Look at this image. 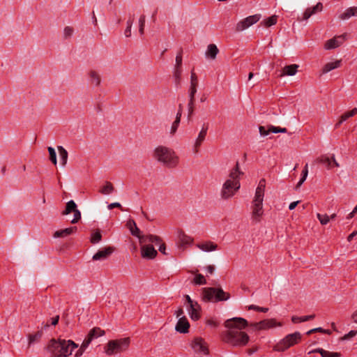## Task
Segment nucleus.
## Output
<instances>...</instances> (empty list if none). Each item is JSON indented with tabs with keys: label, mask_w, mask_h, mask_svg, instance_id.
Instances as JSON below:
<instances>
[{
	"label": "nucleus",
	"mask_w": 357,
	"mask_h": 357,
	"mask_svg": "<svg viewBox=\"0 0 357 357\" xmlns=\"http://www.w3.org/2000/svg\"><path fill=\"white\" fill-rule=\"evenodd\" d=\"M322 9H323V5L320 2L317 3V5L313 6L312 8H307L303 13V20H307L312 15L317 13V12L321 11Z\"/></svg>",
	"instance_id": "18"
},
{
	"label": "nucleus",
	"mask_w": 357,
	"mask_h": 357,
	"mask_svg": "<svg viewBox=\"0 0 357 357\" xmlns=\"http://www.w3.org/2000/svg\"><path fill=\"white\" fill-rule=\"evenodd\" d=\"M319 162L323 163L327 166L328 168H331L332 164V160L328 157L323 156L317 159Z\"/></svg>",
	"instance_id": "45"
},
{
	"label": "nucleus",
	"mask_w": 357,
	"mask_h": 357,
	"mask_svg": "<svg viewBox=\"0 0 357 357\" xmlns=\"http://www.w3.org/2000/svg\"><path fill=\"white\" fill-rule=\"evenodd\" d=\"M240 187L241 184L239 181L226 180L222 188L221 197L223 199L231 198L235 195L236 192L238 190Z\"/></svg>",
	"instance_id": "9"
},
{
	"label": "nucleus",
	"mask_w": 357,
	"mask_h": 357,
	"mask_svg": "<svg viewBox=\"0 0 357 357\" xmlns=\"http://www.w3.org/2000/svg\"><path fill=\"white\" fill-rule=\"evenodd\" d=\"M91 342V341L90 340V339H88L86 337V338L84 340V341L80 347V349L84 351L85 349L89 347V345L90 344Z\"/></svg>",
	"instance_id": "52"
},
{
	"label": "nucleus",
	"mask_w": 357,
	"mask_h": 357,
	"mask_svg": "<svg viewBox=\"0 0 357 357\" xmlns=\"http://www.w3.org/2000/svg\"><path fill=\"white\" fill-rule=\"evenodd\" d=\"M73 213H74V218L71 220V223L75 224V223H77L80 220L81 213L77 208L73 211Z\"/></svg>",
	"instance_id": "50"
},
{
	"label": "nucleus",
	"mask_w": 357,
	"mask_h": 357,
	"mask_svg": "<svg viewBox=\"0 0 357 357\" xmlns=\"http://www.w3.org/2000/svg\"><path fill=\"white\" fill-rule=\"evenodd\" d=\"M194 102L195 99H190L188 104V116H190L193 114L194 112Z\"/></svg>",
	"instance_id": "48"
},
{
	"label": "nucleus",
	"mask_w": 357,
	"mask_h": 357,
	"mask_svg": "<svg viewBox=\"0 0 357 357\" xmlns=\"http://www.w3.org/2000/svg\"><path fill=\"white\" fill-rule=\"evenodd\" d=\"M206 323L208 326L213 328H216L219 325V323L213 319H208Z\"/></svg>",
	"instance_id": "57"
},
{
	"label": "nucleus",
	"mask_w": 357,
	"mask_h": 357,
	"mask_svg": "<svg viewBox=\"0 0 357 357\" xmlns=\"http://www.w3.org/2000/svg\"><path fill=\"white\" fill-rule=\"evenodd\" d=\"M347 34L343 33L327 40L324 45L325 49L331 50L340 46L347 40Z\"/></svg>",
	"instance_id": "13"
},
{
	"label": "nucleus",
	"mask_w": 357,
	"mask_h": 357,
	"mask_svg": "<svg viewBox=\"0 0 357 357\" xmlns=\"http://www.w3.org/2000/svg\"><path fill=\"white\" fill-rule=\"evenodd\" d=\"M77 231V227H71L69 228H66L64 229H60L56 231L54 234V238H63L68 236Z\"/></svg>",
	"instance_id": "21"
},
{
	"label": "nucleus",
	"mask_w": 357,
	"mask_h": 357,
	"mask_svg": "<svg viewBox=\"0 0 357 357\" xmlns=\"http://www.w3.org/2000/svg\"><path fill=\"white\" fill-rule=\"evenodd\" d=\"M197 85H198L197 76L193 71H192L191 75H190V86H192V87L194 86L195 88H197Z\"/></svg>",
	"instance_id": "47"
},
{
	"label": "nucleus",
	"mask_w": 357,
	"mask_h": 357,
	"mask_svg": "<svg viewBox=\"0 0 357 357\" xmlns=\"http://www.w3.org/2000/svg\"><path fill=\"white\" fill-rule=\"evenodd\" d=\"M165 249H166V246H165V243H162V244L160 245V246H159V251L160 252H162V254H164V255H167V253L165 252Z\"/></svg>",
	"instance_id": "63"
},
{
	"label": "nucleus",
	"mask_w": 357,
	"mask_h": 357,
	"mask_svg": "<svg viewBox=\"0 0 357 357\" xmlns=\"http://www.w3.org/2000/svg\"><path fill=\"white\" fill-rule=\"evenodd\" d=\"M351 17H357V6L348 8L339 16V18L345 20Z\"/></svg>",
	"instance_id": "22"
},
{
	"label": "nucleus",
	"mask_w": 357,
	"mask_h": 357,
	"mask_svg": "<svg viewBox=\"0 0 357 357\" xmlns=\"http://www.w3.org/2000/svg\"><path fill=\"white\" fill-rule=\"evenodd\" d=\"M324 331V328H314V329H312L310 331H309L307 334V335H310L313 333H315V332H321V333H323Z\"/></svg>",
	"instance_id": "59"
},
{
	"label": "nucleus",
	"mask_w": 357,
	"mask_h": 357,
	"mask_svg": "<svg viewBox=\"0 0 357 357\" xmlns=\"http://www.w3.org/2000/svg\"><path fill=\"white\" fill-rule=\"evenodd\" d=\"M77 209V205L73 200L67 202L65 210L62 212L63 215H68Z\"/></svg>",
	"instance_id": "34"
},
{
	"label": "nucleus",
	"mask_w": 357,
	"mask_h": 357,
	"mask_svg": "<svg viewBox=\"0 0 357 357\" xmlns=\"http://www.w3.org/2000/svg\"><path fill=\"white\" fill-rule=\"evenodd\" d=\"M351 319L354 322L357 323V310L352 314Z\"/></svg>",
	"instance_id": "64"
},
{
	"label": "nucleus",
	"mask_w": 357,
	"mask_h": 357,
	"mask_svg": "<svg viewBox=\"0 0 357 357\" xmlns=\"http://www.w3.org/2000/svg\"><path fill=\"white\" fill-rule=\"evenodd\" d=\"M306 178H307V176H304L303 175H302L300 181H298V183L296 185V188H300L301 186V185L303 183V182L306 180Z\"/></svg>",
	"instance_id": "60"
},
{
	"label": "nucleus",
	"mask_w": 357,
	"mask_h": 357,
	"mask_svg": "<svg viewBox=\"0 0 357 357\" xmlns=\"http://www.w3.org/2000/svg\"><path fill=\"white\" fill-rule=\"evenodd\" d=\"M341 64V60H337L335 62H330L326 63L323 69H322V73H327L332 70H334L335 68H337L340 66Z\"/></svg>",
	"instance_id": "29"
},
{
	"label": "nucleus",
	"mask_w": 357,
	"mask_h": 357,
	"mask_svg": "<svg viewBox=\"0 0 357 357\" xmlns=\"http://www.w3.org/2000/svg\"><path fill=\"white\" fill-rule=\"evenodd\" d=\"M89 81L91 84L95 86H98L101 82V77L100 74L94 70H91L89 72Z\"/></svg>",
	"instance_id": "23"
},
{
	"label": "nucleus",
	"mask_w": 357,
	"mask_h": 357,
	"mask_svg": "<svg viewBox=\"0 0 357 357\" xmlns=\"http://www.w3.org/2000/svg\"><path fill=\"white\" fill-rule=\"evenodd\" d=\"M107 208L111 210V209H113L114 208H121L122 209V206L120 203L119 202H114V203H112L108 205Z\"/></svg>",
	"instance_id": "56"
},
{
	"label": "nucleus",
	"mask_w": 357,
	"mask_h": 357,
	"mask_svg": "<svg viewBox=\"0 0 357 357\" xmlns=\"http://www.w3.org/2000/svg\"><path fill=\"white\" fill-rule=\"evenodd\" d=\"M259 133L261 136H266L271 132L273 133H279L280 132V127H275L273 126H268L266 129L265 126H260L259 127Z\"/></svg>",
	"instance_id": "24"
},
{
	"label": "nucleus",
	"mask_w": 357,
	"mask_h": 357,
	"mask_svg": "<svg viewBox=\"0 0 357 357\" xmlns=\"http://www.w3.org/2000/svg\"><path fill=\"white\" fill-rule=\"evenodd\" d=\"M357 114V108H354L351 111L345 112L341 116L342 121H347L349 118L354 116Z\"/></svg>",
	"instance_id": "43"
},
{
	"label": "nucleus",
	"mask_w": 357,
	"mask_h": 357,
	"mask_svg": "<svg viewBox=\"0 0 357 357\" xmlns=\"http://www.w3.org/2000/svg\"><path fill=\"white\" fill-rule=\"evenodd\" d=\"M131 27H128L127 26L125 31H124V35L126 37L128 38V37H130L131 36Z\"/></svg>",
	"instance_id": "62"
},
{
	"label": "nucleus",
	"mask_w": 357,
	"mask_h": 357,
	"mask_svg": "<svg viewBox=\"0 0 357 357\" xmlns=\"http://www.w3.org/2000/svg\"><path fill=\"white\" fill-rule=\"evenodd\" d=\"M243 173L239 169V164L238 162H236L235 167L231 170L229 173V178L231 181H239L240 175Z\"/></svg>",
	"instance_id": "28"
},
{
	"label": "nucleus",
	"mask_w": 357,
	"mask_h": 357,
	"mask_svg": "<svg viewBox=\"0 0 357 357\" xmlns=\"http://www.w3.org/2000/svg\"><path fill=\"white\" fill-rule=\"evenodd\" d=\"M142 256L146 259H153L157 255V251L151 245H143L141 248Z\"/></svg>",
	"instance_id": "15"
},
{
	"label": "nucleus",
	"mask_w": 357,
	"mask_h": 357,
	"mask_svg": "<svg viewBox=\"0 0 357 357\" xmlns=\"http://www.w3.org/2000/svg\"><path fill=\"white\" fill-rule=\"evenodd\" d=\"M181 114H182V106H181V105H179V109L176 114V119H175L176 121H181Z\"/></svg>",
	"instance_id": "58"
},
{
	"label": "nucleus",
	"mask_w": 357,
	"mask_h": 357,
	"mask_svg": "<svg viewBox=\"0 0 357 357\" xmlns=\"http://www.w3.org/2000/svg\"><path fill=\"white\" fill-rule=\"evenodd\" d=\"M282 324L277 322L275 319H264L259 322L250 324V326L253 331L266 330L276 326H281Z\"/></svg>",
	"instance_id": "11"
},
{
	"label": "nucleus",
	"mask_w": 357,
	"mask_h": 357,
	"mask_svg": "<svg viewBox=\"0 0 357 357\" xmlns=\"http://www.w3.org/2000/svg\"><path fill=\"white\" fill-rule=\"evenodd\" d=\"M154 158L165 166L169 168L176 167L178 162V158L175 152L169 148L163 146H159L154 150Z\"/></svg>",
	"instance_id": "4"
},
{
	"label": "nucleus",
	"mask_w": 357,
	"mask_h": 357,
	"mask_svg": "<svg viewBox=\"0 0 357 357\" xmlns=\"http://www.w3.org/2000/svg\"><path fill=\"white\" fill-rule=\"evenodd\" d=\"M314 314L311 315H307V316H303V317H297V316H293L291 317V321L294 324L304 322L307 321L312 320L314 318Z\"/></svg>",
	"instance_id": "32"
},
{
	"label": "nucleus",
	"mask_w": 357,
	"mask_h": 357,
	"mask_svg": "<svg viewBox=\"0 0 357 357\" xmlns=\"http://www.w3.org/2000/svg\"><path fill=\"white\" fill-rule=\"evenodd\" d=\"M202 296L205 301L213 302L227 301L229 298V294L225 292L221 288L215 287L204 288Z\"/></svg>",
	"instance_id": "5"
},
{
	"label": "nucleus",
	"mask_w": 357,
	"mask_h": 357,
	"mask_svg": "<svg viewBox=\"0 0 357 357\" xmlns=\"http://www.w3.org/2000/svg\"><path fill=\"white\" fill-rule=\"evenodd\" d=\"M145 22H146V17H145V15H141L139 19V33L141 35L144 34V26H145Z\"/></svg>",
	"instance_id": "39"
},
{
	"label": "nucleus",
	"mask_w": 357,
	"mask_h": 357,
	"mask_svg": "<svg viewBox=\"0 0 357 357\" xmlns=\"http://www.w3.org/2000/svg\"><path fill=\"white\" fill-rule=\"evenodd\" d=\"M130 344L128 337L110 340L107 344L105 352L107 355H113L126 351Z\"/></svg>",
	"instance_id": "8"
},
{
	"label": "nucleus",
	"mask_w": 357,
	"mask_h": 357,
	"mask_svg": "<svg viewBox=\"0 0 357 357\" xmlns=\"http://www.w3.org/2000/svg\"><path fill=\"white\" fill-rule=\"evenodd\" d=\"M192 348L196 353L203 354L206 355L208 353V349L206 343L201 337H195L192 342Z\"/></svg>",
	"instance_id": "14"
},
{
	"label": "nucleus",
	"mask_w": 357,
	"mask_h": 357,
	"mask_svg": "<svg viewBox=\"0 0 357 357\" xmlns=\"http://www.w3.org/2000/svg\"><path fill=\"white\" fill-rule=\"evenodd\" d=\"M114 251V249L111 247L105 248L102 250H99L93 256V260H104L107 258Z\"/></svg>",
	"instance_id": "16"
},
{
	"label": "nucleus",
	"mask_w": 357,
	"mask_h": 357,
	"mask_svg": "<svg viewBox=\"0 0 357 357\" xmlns=\"http://www.w3.org/2000/svg\"><path fill=\"white\" fill-rule=\"evenodd\" d=\"M189 327H190V324H189L188 319H186V317H183L178 319V321L176 325V330L178 332H180L182 333H185L188 332Z\"/></svg>",
	"instance_id": "19"
},
{
	"label": "nucleus",
	"mask_w": 357,
	"mask_h": 357,
	"mask_svg": "<svg viewBox=\"0 0 357 357\" xmlns=\"http://www.w3.org/2000/svg\"><path fill=\"white\" fill-rule=\"evenodd\" d=\"M188 310L190 318L192 320L196 321L199 319L201 307L197 303V302H196L193 304H191V305H190V306H188Z\"/></svg>",
	"instance_id": "17"
},
{
	"label": "nucleus",
	"mask_w": 357,
	"mask_h": 357,
	"mask_svg": "<svg viewBox=\"0 0 357 357\" xmlns=\"http://www.w3.org/2000/svg\"><path fill=\"white\" fill-rule=\"evenodd\" d=\"M313 351L319 353L321 357H340L341 356V354L338 352H331L320 348L317 349Z\"/></svg>",
	"instance_id": "31"
},
{
	"label": "nucleus",
	"mask_w": 357,
	"mask_h": 357,
	"mask_svg": "<svg viewBox=\"0 0 357 357\" xmlns=\"http://www.w3.org/2000/svg\"><path fill=\"white\" fill-rule=\"evenodd\" d=\"M43 335L42 331H38L34 334H29L28 335L29 339V344H31L37 341H38Z\"/></svg>",
	"instance_id": "35"
},
{
	"label": "nucleus",
	"mask_w": 357,
	"mask_h": 357,
	"mask_svg": "<svg viewBox=\"0 0 357 357\" xmlns=\"http://www.w3.org/2000/svg\"><path fill=\"white\" fill-rule=\"evenodd\" d=\"M299 202H300V201L291 202L289 206V209L291 211L294 210L296 207V206L298 204Z\"/></svg>",
	"instance_id": "61"
},
{
	"label": "nucleus",
	"mask_w": 357,
	"mask_h": 357,
	"mask_svg": "<svg viewBox=\"0 0 357 357\" xmlns=\"http://www.w3.org/2000/svg\"><path fill=\"white\" fill-rule=\"evenodd\" d=\"M104 335H105V331L103 330H101L98 327H96L89 331L86 337L88 339H90L91 341H92L93 340L98 338L100 336H102Z\"/></svg>",
	"instance_id": "27"
},
{
	"label": "nucleus",
	"mask_w": 357,
	"mask_h": 357,
	"mask_svg": "<svg viewBox=\"0 0 357 357\" xmlns=\"http://www.w3.org/2000/svg\"><path fill=\"white\" fill-rule=\"evenodd\" d=\"M193 243V238L190 236H188L182 230H179L177 232L176 245L181 250H184L188 245H191Z\"/></svg>",
	"instance_id": "12"
},
{
	"label": "nucleus",
	"mask_w": 357,
	"mask_h": 357,
	"mask_svg": "<svg viewBox=\"0 0 357 357\" xmlns=\"http://www.w3.org/2000/svg\"><path fill=\"white\" fill-rule=\"evenodd\" d=\"M197 93V88L194 86H190L189 89V98L190 99H195V93Z\"/></svg>",
	"instance_id": "54"
},
{
	"label": "nucleus",
	"mask_w": 357,
	"mask_h": 357,
	"mask_svg": "<svg viewBox=\"0 0 357 357\" xmlns=\"http://www.w3.org/2000/svg\"><path fill=\"white\" fill-rule=\"evenodd\" d=\"M301 334L299 332L286 335L279 342H278L273 347V349L277 351H284L289 347L298 344L301 340Z\"/></svg>",
	"instance_id": "7"
},
{
	"label": "nucleus",
	"mask_w": 357,
	"mask_h": 357,
	"mask_svg": "<svg viewBox=\"0 0 357 357\" xmlns=\"http://www.w3.org/2000/svg\"><path fill=\"white\" fill-rule=\"evenodd\" d=\"M276 22H277V16L276 15H273L270 17H268L266 20H265L264 21V25L267 27L275 24Z\"/></svg>",
	"instance_id": "41"
},
{
	"label": "nucleus",
	"mask_w": 357,
	"mask_h": 357,
	"mask_svg": "<svg viewBox=\"0 0 357 357\" xmlns=\"http://www.w3.org/2000/svg\"><path fill=\"white\" fill-rule=\"evenodd\" d=\"M57 149L59 153L61 165L64 167L66 166L68 161V151L61 146H59Z\"/></svg>",
	"instance_id": "30"
},
{
	"label": "nucleus",
	"mask_w": 357,
	"mask_h": 357,
	"mask_svg": "<svg viewBox=\"0 0 357 357\" xmlns=\"http://www.w3.org/2000/svg\"><path fill=\"white\" fill-rule=\"evenodd\" d=\"M261 17V15L260 14H255L243 19L236 24V31L240 32L249 28L259 21Z\"/></svg>",
	"instance_id": "10"
},
{
	"label": "nucleus",
	"mask_w": 357,
	"mask_h": 357,
	"mask_svg": "<svg viewBox=\"0 0 357 357\" xmlns=\"http://www.w3.org/2000/svg\"><path fill=\"white\" fill-rule=\"evenodd\" d=\"M127 227L130 229L132 235L137 236L139 239L141 244L146 243L158 244L161 242V238L158 236L151 234L146 236L140 235V230L137 227V225L133 220H130L127 222Z\"/></svg>",
	"instance_id": "6"
},
{
	"label": "nucleus",
	"mask_w": 357,
	"mask_h": 357,
	"mask_svg": "<svg viewBox=\"0 0 357 357\" xmlns=\"http://www.w3.org/2000/svg\"><path fill=\"white\" fill-rule=\"evenodd\" d=\"M181 66H182V59H181L180 56H176V64L174 66V72H177V70H178L180 73H182Z\"/></svg>",
	"instance_id": "46"
},
{
	"label": "nucleus",
	"mask_w": 357,
	"mask_h": 357,
	"mask_svg": "<svg viewBox=\"0 0 357 357\" xmlns=\"http://www.w3.org/2000/svg\"><path fill=\"white\" fill-rule=\"evenodd\" d=\"M248 310H256L258 312H267L268 310V308L261 307H259V306H257L255 305H251L248 306Z\"/></svg>",
	"instance_id": "49"
},
{
	"label": "nucleus",
	"mask_w": 357,
	"mask_h": 357,
	"mask_svg": "<svg viewBox=\"0 0 357 357\" xmlns=\"http://www.w3.org/2000/svg\"><path fill=\"white\" fill-rule=\"evenodd\" d=\"M219 50L215 44H210L206 51V56L211 59H215Z\"/></svg>",
	"instance_id": "26"
},
{
	"label": "nucleus",
	"mask_w": 357,
	"mask_h": 357,
	"mask_svg": "<svg viewBox=\"0 0 357 357\" xmlns=\"http://www.w3.org/2000/svg\"><path fill=\"white\" fill-rule=\"evenodd\" d=\"M179 123H180V121H178L176 120L173 122V123L171 126V130H170V134L172 135H174L176 133V132L178 129V127L179 126Z\"/></svg>",
	"instance_id": "51"
},
{
	"label": "nucleus",
	"mask_w": 357,
	"mask_h": 357,
	"mask_svg": "<svg viewBox=\"0 0 357 357\" xmlns=\"http://www.w3.org/2000/svg\"><path fill=\"white\" fill-rule=\"evenodd\" d=\"M181 74L182 73H180L178 70L177 72H174V77L176 84H179L180 82Z\"/></svg>",
	"instance_id": "55"
},
{
	"label": "nucleus",
	"mask_w": 357,
	"mask_h": 357,
	"mask_svg": "<svg viewBox=\"0 0 357 357\" xmlns=\"http://www.w3.org/2000/svg\"><path fill=\"white\" fill-rule=\"evenodd\" d=\"M102 235L99 231H95L91 234V241L92 243H97L101 241Z\"/></svg>",
	"instance_id": "42"
},
{
	"label": "nucleus",
	"mask_w": 357,
	"mask_h": 357,
	"mask_svg": "<svg viewBox=\"0 0 357 357\" xmlns=\"http://www.w3.org/2000/svg\"><path fill=\"white\" fill-rule=\"evenodd\" d=\"M206 134L204 132H199L198 137L195 141V152L198 151V147L202 144V143L204 141Z\"/></svg>",
	"instance_id": "36"
},
{
	"label": "nucleus",
	"mask_w": 357,
	"mask_h": 357,
	"mask_svg": "<svg viewBox=\"0 0 357 357\" xmlns=\"http://www.w3.org/2000/svg\"><path fill=\"white\" fill-rule=\"evenodd\" d=\"M74 29L71 26H66L63 29V38L68 39L73 35Z\"/></svg>",
	"instance_id": "40"
},
{
	"label": "nucleus",
	"mask_w": 357,
	"mask_h": 357,
	"mask_svg": "<svg viewBox=\"0 0 357 357\" xmlns=\"http://www.w3.org/2000/svg\"><path fill=\"white\" fill-rule=\"evenodd\" d=\"M357 334V331H351L343 337V340H350Z\"/></svg>",
	"instance_id": "53"
},
{
	"label": "nucleus",
	"mask_w": 357,
	"mask_h": 357,
	"mask_svg": "<svg viewBox=\"0 0 357 357\" xmlns=\"http://www.w3.org/2000/svg\"><path fill=\"white\" fill-rule=\"evenodd\" d=\"M225 326L228 329L223 336L225 342L236 347L244 346L248 343L249 337L242 331L248 326L247 320L241 317H234L227 319Z\"/></svg>",
	"instance_id": "1"
},
{
	"label": "nucleus",
	"mask_w": 357,
	"mask_h": 357,
	"mask_svg": "<svg viewBox=\"0 0 357 357\" xmlns=\"http://www.w3.org/2000/svg\"><path fill=\"white\" fill-rule=\"evenodd\" d=\"M266 181L264 178L259 181V185L256 189L255 195L252 203V216L255 221L258 222L260 217L264 213L263 201L264 197V190Z\"/></svg>",
	"instance_id": "3"
},
{
	"label": "nucleus",
	"mask_w": 357,
	"mask_h": 357,
	"mask_svg": "<svg viewBox=\"0 0 357 357\" xmlns=\"http://www.w3.org/2000/svg\"><path fill=\"white\" fill-rule=\"evenodd\" d=\"M317 218L320 221V223L322 225H326L329 222V220H330V218H329L328 215H326V214L322 215V214H320V213H317Z\"/></svg>",
	"instance_id": "44"
},
{
	"label": "nucleus",
	"mask_w": 357,
	"mask_h": 357,
	"mask_svg": "<svg viewBox=\"0 0 357 357\" xmlns=\"http://www.w3.org/2000/svg\"><path fill=\"white\" fill-rule=\"evenodd\" d=\"M114 190V188L113 185L110 182L107 181L105 185L100 189L99 192L102 195H109L112 193Z\"/></svg>",
	"instance_id": "33"
},
{
	"label": "nucleus",
	"mask_w": 357,
	"mask_h": 357,
	"mask_svg": "<svg viewBox=\"0 0 357 357\" xmlns=\"http://www.w3.org/2000/svg\"><path fill=\"white\" fill-rule=\"evenodd\" d=\"M49 154H50V160L54 165L57 164V160H56V153L54 148L50 146L47 149Z\"/></svg>",
	"instance_id": "37"
},
{
	"label": "nucleus",
	"mask_w": 357,
	"mask_h": 357,
	"mask_svg": "<svg viewBox=\"0 0 357 357\" xmlns=\"http://www.w3.org/2000/svg\"><path fill=\"white\" fill-rule=\"evenodd\" d=\"M298 68V66L296 64L286 66L284 67V68L282 69V73L279 76L283 77L284 75H294L297 73Z\"/></svg>",
	"instance_id": "25"
},
{
	"label": "nucleus",
	"mask_w": 357,
	"mask_h": 357,
	"mask_svg": "<svg viewBox=\"0 0 357 357\" xmlns=\"http://www.w3.org/2000/svg\"><path fill=\"white\" fill-rule=\"evenodd\" d=\"M194 283L195 284H199V285L205 284H206V280L204 278V275L199 273L195 275V277L194 278Z\"/></svg>",
	"instance_id": "38"
},
{
	"label": "nucleus",
	"mask_w": 357,
	"mask_h": 357,
	"mask_svg": "<svg viewBox=\"0 0 357 357\" xmlns=\"http://www.w3.org/2000/svg\"><path fill=\"white\" fill-rule=\"evenodd\" d=\"M196 246L202 251L207 252L214 251L218 249V245L211 241H206L204 243H197Z\"/></svg>",
	"instance_id": "20"
},
{
	"label": "nucleus",
	"mask_w": 357,
	"mask_h": 357,
	"mask_svg": "<svg viewBox=\"0 0 357 357\" xmlns=\"http://www.w3.org/2000/svg\"><path fill=\"white\" fill-rule=\"evenodd\" d=\"M77 347L78 344L73 340L52 339L47 346V350L50 357H68Z\"/></svg>",
	"instance_id": "2"
}]
</instances>
